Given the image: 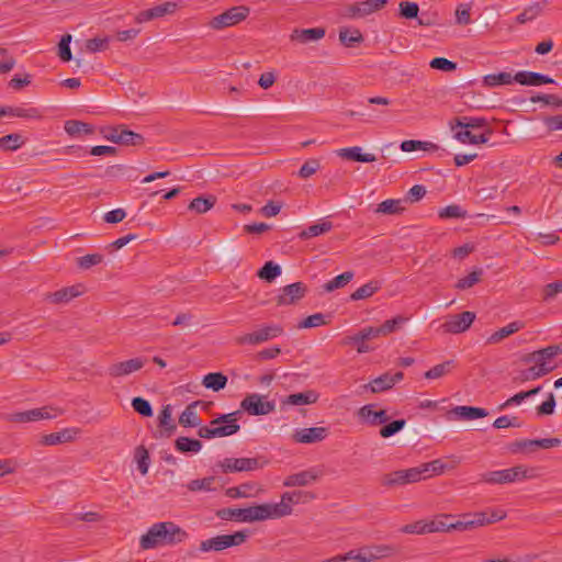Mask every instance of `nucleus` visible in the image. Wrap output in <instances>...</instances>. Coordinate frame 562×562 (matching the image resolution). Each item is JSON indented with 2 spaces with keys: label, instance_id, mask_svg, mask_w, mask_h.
I'll return each mask as SVG.
<instances>
[{
  "label": "nucleus",
  "instance_id": "37",
  "mask_svg": "<svg viewBox=\"0 0 562 562\" xmlns=\"http://www.w3.org/2000/svg\"><path fill=\"white\" fill-rule=\"evenodd\" d=\"M515 81V76H512L510 72H498V74H490L483 77V83L486 87H496L504 85H512Z\"/></svg>",
  "mask_w": 562,
  "mask_h": 562
},
{
  "label": "nucleus",
  "instance_id": "53",
  "mask_svg": "<svg viewBox=\"0 0 562 562\" xmlns=\"http://www.w3.org/2000/svg\"><path fill=\"white\" fill-rule=\"evenodd\" d=\"M453 367H454L453 360L445 361L442 363H439V364L432 367L428 371H426L425 378L426 379H439V378L443 376L445 374L449 373Z\"/></svg>",
  "mask_w": 562,
  "mask_h": 562
},
{
  "label": "nucleus",
  "instance_id": "64",
  "mask_svg": "<svg viewBox=\"0 0 562 562\" xmlns=\"http://www.w3.org/2000/svg\"><path fill=\"white\" fill-rule=\"evenodd\" d=\"M321 168V164L317 159H308L306 160L303 166L299 170V177L306 179L314 173L317 172V170Z\"/></svg>",
  "mask_w": 562,
  "mask_h": 562
},
{
  "label": "nucleus",
  "instance_id": "30",
  "mask_svg": "<svg viewBox=\"0 0 562 562\" xmlns=\"http://www.w3.org/2000/svg\"><path fill=\"white\" fill-rule=\"evenodd\" d=\"M451 414H454L461 419L473 420L476 418H483L488 415V412L484 408L472 407V406H456L451 409Z\"/></svg>",
  "mask_w": 562,
  "mask_h": 562
},
{
  "label": "nucleus",
  "instance_id": "5",
  "mask_svg": "<svg viewBox=\"0 0 562 562\" xmlns=\"http://www.w3.org/2000/svg\"><path fill=\"white\" fill-rule=\"evenodd\" d=\"M64 414V409L46 405L43 407L32 408L24 412L10 414L8 420L11 423L26 424L38 422L42 419H53Z\"/></svg>",
  "mask_w": 562,
  "mask_h": 562
},
{
  "label": "nucleus",
  "instance_id": "31",
  "mask_svg": "<svg viewBox=\"0 0 562 562\" xmlns=\"http://www.w3.org/2000/svg\"><path fill=\"white\" fill-rule=\"evenodd\" d=\"M333 228V223L329 221H322L319 223L313 224L307 228L303 229L299 234V238L302 240H306L313 237H317L330 232Z\"/></svg>",
  "mask_w": 562,
  "mask_h": 562
},
{
  "label": "nucleus",
  "instance_id": "12",
  "mask_svg": "<svg viewBox=\"0 0 562 562\" xmlns=\"http://www.w3.org/2000/svg\"><path fill=\"white\" fill-rule=\"evenodd\" d=\"M220 467L224 473L254 471L262 467L259 458H225Z\"/></svg>",
  "mask_w": 562,
  "mask_h": 562
},
{
  "label": "nucleus",
  "instance_id": "60",
  "mask_svg": "<svg viewBox=\"0 0 562 562\" xmlns=\"http://www.w3.org/2000/svg\"><path fill=\"white\" fill-rule=\"evenodd\" d=\"M132 407L135 412L144 417L153 416V408L150 403L143 397H134L132 400Z\"/></svg>",
  "mask_w": 562,
  "mask_h": 562
},
{
  "label": "nucleus",
  "instance_id": "20",
  "mask_svg": "<svg viewBox=\"0 0 562 562\" xmlns=\"http://www.w3.org/2000/svg\"><path fill=\"white\" fill-rule=\"evenodd\" d=\"M307 291L302 282H295L282 288L281 293L277 297L278 305H291L301 300Z\"/></svg>",
  "mask_w": 562,
  "mask_h": 562
},
{
  "label": "nucleus",
  "instance_id": "6",
  "mask_svg": "<svg viewBox=\"0 0 562 562\" xmlns=\"http://www.w3.org/2000/svg\"><path fill=\"white\" fill-rule=\"evenodd\" d=\"M283 328L278 324H267L259 329L236 337V344L256 346L282 335Z\"/></svg>",
  "mask_w": 562,
  "mask_h": 562
},
{
  "label": "nucleus",
  "instance_id": "29",
  "mask_svg": "<svg viewBox=\"0 0 562 562\" xmlns=\"http://www.w3.org/2000/svg\"><path fill=\"white\" fill-rule=\"evenodd\" d=\"M450 127L452 131L459 127L468 130L485 128L487 127V121L484 117L460 116L450 122Z\"/></svg>",
  "mask_w": 562,
  "mask_h": 562
},
{
  "label": "nucleus",
  "instance_id": "23",
  "mask_svg": "<svg viewBox=\"0 0 562 562\" xmlns=\"http://www.w3.org/2000/svg\"><path fill=\"white\" fill-rule=\"evenodd\" d=\"M80 434L78 428H65L58 432H52L44 435L41 439V443L45 446H56L59 443L70 442L76 439Z\"/></svg>",
  "mask_w": 562,
  "mask_h": 562
},
{
  "label": "nucleus",
  "instance_id": "36",
  "mask_svg": "<svg viewBox=\"0 0 562 562\" xmlns=\"http://www.w3.org/2000/svg\"><path fill=\"white\" fill-rule=\"evenodd\" d=\"M451 515H438L434 519L426 521L428 533L432 532H448L451 530Z\"/></svg>",
  "mask_w": 562,
  "mask_h": 562
},
{
  "label": "nucleus",
  "instance_id": "18",
  "mask_svg": "<svg viewBox=\"0 0 562 562\" xmlns=\"http://www.w3.org/2000/svg\"><path fill=\"white\" fill-rule=\"evenodd\" d=\"M375 404H367L358 409V416L361 420L370 426H379L386 424L391 416L385 409H375Z\"/></svg>",
  "mask_w": 562,
  "mask_h": 562
},
{
  "label": "nucleus",
  "instance_id": "10",
  "mask_svg": "<svg viewBox=\"0 0 562 562\" xmlns=\"http://www.w3.org/2000/svg\"><path fill=\"white\" fill-rule=\"evenodd\" d=\"M240 407L249 415H267L274 411L276 405L273 402L263 401V396L252 393L246 395Z\"/></svg>",
  "mask_w": 562,
  "mask_h": 562
},
{
  "label": "nucleus",
  "instance_id": "45",
  "mask_svg": "<svg viewBox=\"0 0 562 562\" xmlns=\"http://www.w3.org/2000/svg\"><path fill=\"white\" fill-rule=\"evenodd\" d=\"M24 143V138L19 133L8 134L0 138V147L2 150H16L22 147Z\"/></svg>",
  "mask_w": 562,
  "mask_h": 562
},
{
  "label": "nucleus",
  "instance_id": "8",
  "mask_svg": "<svg viewBox=\"0 0 562 562\" xmlns=\"http://www.w3.org/2000/svg\"><path fill=\"white\" fill-rule=\"evenodd\" d=\"M315 498V494L307 491L285 492L281 501L274 504L278 517H284L292 513V505L305 504Z\"/></svg>",
  "mask_w": 562,
  "mask_h": 562
},
{
  "label": "nucleus",
  "instance_id": "43",
  "mask_svg": "<svg viewBox=\"0 0 562 562\" xmlns=\"http://www.w3.org/2000/svg\"><path fill=\"white\" fill-rule=\"evenodd\" d=\"M215 477L214 476H206L203 479L192 480L187 484V487L191 492H212L215 491L216 487L214 486Z\"/></svg>",
  "mask_w": 562,
  "mask_h": 562
},
{
  "label": "nucleus",
  "instance_id": "32",
  "mask_svg": "<svg viewBox=\"0 0 562 562\" xmlns=\"http://www.w3.org/2000/svg\"><path fill=\"white\" fill-rule=\"evenodd\" d=\"M215 203L216 198L214 195L198 196L189 203L188 210L196 214H204L210 211Z\"/></svg>",
  "mask_w": 562,
  "mask_h": 562
},
{
  "label": "nucleus",
  "instance_id": "15",
  "mask_svg": "<svg viewBox=\"0 0 562 562\" xmlns=\"http://www.w3.org/2000/svg\"><path fill=\"white\" fill-rule=\"evenodd\" d=\"M475 319L473 312H463L457 315H452L442 324V328L446 333L460 334L465 331Z\"/></svg>",
  "mask_w": 562,
  "mask_h": 562
},
{
  "label": "nucleus",
  "instance_id": "11",
  "mask_svg": "<svg viewBox=\"0 0 562 562\" xmlns=\"http://www.w3.org/2000/svg\"><path fill=\"white\" fill-rule=\"evenodd\" d=\"M324 475L323 467H313L307 470L289 475L283 485L286 487L308 486Z\"/></svg>",
  "mask_w": 562,
  "mask_h": 562
},
{
  "label": "nucleus",
  "instance_id": "61",
  "mask_svg": "<svg viewBox=\"0 0 562 562\" xmlns=\"http://www.w3.org/2000/svg\"><path fill=\"white\" fill-rule=\"evenodd\" d=\"M110 37H94L86 42V49L89 53H97L105 50L109 47Z\"/></svg>",
  "mask_w": 562,
  "mask_h": 562
},
{
  "label": "nucleus",
  "instance_id": "34",
  "mask_svg": "<svg viewBox=\"0 0 562 562\" xmlns=\"http://www.w3.org/2000/svg\"><path fill=\"white\" fill-rule=\"evenodd\" d=\"M227 384V376L222 372H212L204 375L202 385L206 389L218 392L223 390Z\"/></svg>",
  "mask_w": 562,
  "mask_h": 562
},
{
  "label": "nucleus",
  "instance_id": "40",
  "mask_svg": "<svg viewBox=\"0 0 562 562\" xmlns=\"http://www.w3.org/2000/svg\"><path fill=\"white\" fill-rule=\"evenodd\" d=\"M355 277L352 271H346L323 285L325 292H333L337 289L346 286Z\"/></svg>",
  "mask_w": 562,
  "mask_h": 562
},
{
  "label": "nucleus",
  "instance_id": "49",
  "mask_svg": "<svg viewBox=\"0 0 562 562\" xmlns=\"http://www.w3.org/2000/svg\"><path fill=\"white\" fill-rule=\"evenodd\" d=\"M281 274V267L273 261H268L263 265V267L258 271L257 276L267 281L271 282L277 277Z\"/></svg>",
  "mask_w": 562,
  "mask_h": 562
},
{
  "label": "nucleus",
  "instance_id": "19",
  "mask_svg": "<svg viewBox=\"0 0 562 562\" xmlns=\"http://www.w3.org/2000/svg\"><path fill=\"white\" fill-rule=\"evenodd\" d=\"M362 552L363 562H374L382 559H387L397 553L394 546L391 544H371L360 547Z\"/></svg>",
  "mask_w": 562,
  "mask_h": 562
},
{
  "label": "nucleus",
  "instance_id": "14",
  "mask_svg": "<svg viewBox=\"0 0 562 562\" xmlns=\"http://www.w3.org/2000/svg\"><path fill=\"white\" fill-rule=\"evenodd\" d=\"M244 522H255L279 518L274 504L270 503L244 508Z\"/></svg>",
  "mask_w": 562,
  "mask_h": 562
},
{
  "label": "nucleus",
  "instance_id": "25",
  "mask_svg": "<svg viewBox=\"0 0 562 562\" xmlns=\"http://www.w3.org/2000/svg\"><path fill=\"white\" fill-rule=\"evenodd\" d=\"M515 81L522 86H541L546 83H554V80L546 75L535 71H518L515 75Z\"/></svg>",
  "mask_w": 562,
  "mask_h": 562
},
{
  "label": "nucleus",
  "instance_id": "47",
  "mask_svg": "<svg viewBox=\"0 0 562 562\" xmlns=\"http://www.w3.org/2000/svg\"><path fill=\"white\" fill-rule=\"evenodd\" d=\"M520 328H522V324L519 322H513L508 324L507 326L496 330L490 338L488 342L496 344L503 340L504 338L508 337L509 335L518 331Z\"/></svg>",
  "mask_w": 562,
  "mask_h": 562
},
{
  "label": "nucleus",
  "instance_id": "44",
  "mask_svg": "<svg viewBox=\"0 0 562 562\" xmlns=\"http://www.w3.org/2000/svg\"><path fill=\"white\" fill-rule=\"evenodd\" d=\"M171 413V405L168 404L162 407L158 415L159 426L165 429L167 436H170L176 429V425L172 420Z\"/></svg>",
  "mask_w": 562,
  "mask_h": 562
},
{
  "label": "nucleus",
  "instance_id": "1",
  "mask_svg": "<svg viewBox=\"0 0 562 562\" xmlns=\"http://www.w3.org/2000/svg\"><path fill=\"white\" fill-rule=\"evenodd\" d=\"M188 538V532L176 525L173 521L156 522L145 535L140 537L139 544L142 549H155L164 546H175L183 542Z\"/></svg>",
  "mask_w": 562,
  "mask_h": 562
},
{
  "label": "nucleus",
  "instance_id": "27",
  "mask_svg": "<svg viewBox=\"0 0 562 562\" xmlns=\"http://www.w3.org/2000/svg\"><path fill=\"white\" fill-rule=\"evenodd\" d=\"M325 36L324 27H314V29H295L291 34V41H296L302 44L316 42L322 40Z\"/></svg>",
  "mask_w": 562,
  "mask_h": 562
},
{
  "label": "nucleus",
  "instance_id": "28",
  "mask_svg": "<svg viewBox=\"0 0 562 562\" xmlns=\"http://www.w3.org/2000/svg\"><path fill=\"white\" fill-rule=\"evenodd\" d=\"M359 146L338 149L336 153L339 157L359 162H373L376 157L373 154H362Z\"/></svg>",
  "mask_w": 562,
  "mask_h": 562
},
{
  "label": "nucleus",
  "instance_id": "3",
  "mask_svg": "<svg viewBox=\"0 0 562 562\" xmlns=\"http://www.w3.org/2000/svg\"><path fill=\"white\" fill-rule=\"evenodd\" d=\"M533 469L517 465L510 469L491 471L482 474V481L490 484H507L535 477Z\"/></svg>",
  "mask_w": 562,
  "mask_h": 562
},
{
  "label": "nucleus",
  "instance_id": "33",
  "mask_svg": "<svg viewBox=\"0 0 562 562\" xmlns=\"http://www.w3.org/2000/svg\"><path fill=\"white\" fill-rule=\"evenodd\" d=\"M318 400V394L315 391H306L302 393H294L286 396L283 403L293 405V406H301V405H308L313 404Z\"/></svg>",
  "mask_w": 562,
  "mask_h": 562
},
{
  "label": "nucleus",
  "instance_id": "42",
  "mask_svg": "<svg viewBox=\"0 0 562 562\" xmlns=\"http://www.w3.org/2000/svg\"><path fill=\"white\" fill-rule=\"evenodd\" d=\"M339 41L346 47H353L363 41V36L359 30L341 29L339 31Z\"/></svg>",
  "mask_w": 562,
  "mask_h": 562
},
{
  "label": "nucleus",
  "instance_id": "62",
  "mask_svg": "<svg viewBox=\"0 0 562 562\" xmlns=\"http://www.w3.org/2000/svg\"><path fill=\"white\" fill-rule=\"evenodd\" d=\"M406 321H407V318L404 317V316H396V317H394L392 319H389V321L384 322L380 326V331H381L382 336H386V335L395 331Z\"/></svg>",
  "mask_w": 562,
  "mask_h": 562
},
{
  "label": "nucleus",
  "instance_id": "24",
  "mask_svg": "<svg viewBox=\"0 0 562 562\" xmlns=\"http://www.w3.org/2000/svg\"><path fill=\"white\" fill-rule=\"evenodd\" d=\"M0 114L26 120H41L43 117L41 110L34 106H2L0 108Z\"/></svg>",
  "mask_w": 562,
  "mask_h": 562
},
{
  "label": "nucleus",
  "instance_id": "59",
  "mask_svg": "<svg viewBox=\"0 0 562 562\" xmlns=\"http://www.w3.org/2000/svg\"><path fill=\"white\" fill-rule=\"evenodd\" d=\"M71 35L65 34L61 36L58 44V56L63 61H70L72 58L70 50Z\"/></svg>",
  "mask_w": 562,
  "mask_h": 562
},
{
  "label": "nucleus",
  "instance_id": "17",
  "mask_svg": "<svg viewBox=\"0 0 562 562\" xmlns=\"http://www.w3.org/2000/svg\"><path fill=\"white\" fill-rule=\"evenodd\" d=\"M178 8L176 2H165L148 10L140 11L135 16L136 23H145L165 15L173 14Z\"/></svg>",
  "mask_w": 562,
  "mask_h": 562
},
{
  "label": "nucleus",
  "instance_id": "50",
  "mask_svg": "<svg viewBox=\"0 0 562 562\" xmlns=\"http://www.w3.org/2000/svg\"><path fill=\"white\" fill-rule=\"evenodd\" d=\"M135 460L137 463V469L142 475H146L148 473L150 458L148 450L144 446H138L135 449Z\"/></svg>",
  "mask_w": 562,
  "mask_h": 562
},
{
  "label": "nucleus",
  "instance_id": "51",
  "mask_svg": "<svg viewBox=\"0 0 562 562\" xmlns=\"http://www.w3.org/2000/svg\"><path fill=\"white\" fill-rule=\"evenodd\" d=\"M483 276V269L477 268L473 270L471 273H469L467 277L461 278L457 283L456 288L458 290H467L472 288L474 284L479 283L481 281V278Z\"/></svg>",
  "mask_w": 562,
  "mask_h": 562
},
{
  "label": "nucleus",
  "instance_id": "38",
  "mask_svg": "<svg viewBox=\"0 0 562 562\" xmlns=\"http://www.w3.org/2000/svg\"><path fill=\"white\" fill-rule=\"evenodd\" d=\"M403 200L389 199L380 204L375 209V213L395 215L402 213L405 207L403 206Z\"/></svg>",
  "mask_w": 562,
  "mask_h": 562
},
{
  "label": "nucleus",
  "instance_id": "7",
  "mask_svg": "<svg viewBox=\"0 0 562 562\" xmlns=\"http://www.w3.org/2000/svg\"><path fill=\"white\" fill-rule=\"evenodd\" d=\"M249 8L245 5L233 7L223 13L214 16L209 25L213 30H222L225 27H229L236 25L244 21L249 15Z\"/></svg>",
  "mask_w": 562,
  "mask_h": 562
},
{
  "label": "nucleus",
  "instance_id": "63",
  "mask_svg": "<svg viewBox=\"0 0 562 562\" xmlns=\"http://www.w3.org/2000/svg\"><path fill=\"white\" fill-rule=\"evenodd\" d=\"M103 261V256L101 254H89L78 258L77 263L80 269H89L93 266H97Z\"/></svg>",
  "mask_w": 562,
  "mask_h": 562
},
{
  "label": "nucleus",
  "instance_id": "4",
  "mask_svg": "<svg viewBox=\"0 0 562 562\" xmlns=\"http://www.w3.org/2000/svg\"><path fill=\"white\" fill-rule=\"evenodd\" d=\"M249 538L248 530H239L232 535H218L210 539L203 540L200 543L199 550L201 552L223 551L227 548L241 546Z\"/></svg>",
  "mask_w": 562,
  "mask_h": 562
},
{
  "label": "nucleus",
  "instance_id": "56",
  "mask_svg": "<svg viewBox=\"0 0 562 562\" xmlns=\"http://www.w3.org/2000/svg\"><path fill=\"white\" fill-rule=\"evenodd\" d=\"M542 11V5L538 2L526 8L520 14L517 15V22L524 24L528 21L536 19Z\"/></svg>",
  "mask_w": 562,
  "mask_h": 562
},
{
  "label": "nucleus",
  "instance_id": "22",
  "mask_svg": "<svg viewBox=\"0 0 562 562\" xmlns=\"http://www.w3.org/2000/svg\"><path fill=\"white\" fill-rule=\"evenodd\" d=\"M82 294V286L80 284L63 288L53 293H47L45 300L53 304H65L70 302L72 299L78 297Z\"/></svg>",
  "mask_w": 562,
  "mask_h": 562
},
{
  "label": "nucleus",
  "instance_id": "35",
  "mask_svg": "<svg viewBox=\"0 0 562 562\" xmlns=\"http://www.w3.org/2000/svg\"><path fill=\"white\" fill-rule=\"evenodd\" d=\"M381 289V283L376 280L369 281L368 283L358 288L350 295V300L360 301L371 297L375 292Z\"/></svg>",
  "mask_w": 562,
  "mask_h": 562
},
{
  "label": "nucleus",
  "instance_id": "13",
  "mask_svg": "<svg viewBox=\"0 0 562 562\" xmlns=\"http://www.w3.org/2000/svg\"><path fill=\"white\" fill-rule=\"evenodd\" d=\"M387 0H364L347 7L346 15L351 19L364 18L381 10Z\"/></svg>",
  "mask_w": 562,
  "mask_h": 562
},
{
  "label": "nucleus",
  "instance_id": "57",
  "mask_svg": "<svg viewBox=\"0 0 562 562\" xmlns=\"http://www.w3.org/2000/svg\"><path fill=\"white\" fill-rule=\"evenodd\" d=\"M438 215L440 218H464L467 211L457 204H451L441 209Z\"/></svg>",
  "mask_w": 562,
  "mask_h": 562
},
{
  "label": "nucleus",
  "instance_id": "46",
  "mask_svg": "<svg viewBox=\"0 0 562 562\" xmlns=\"http://www.w3.org/2000/svg\"><path fill=\"white\" fill-rule=\"evenodd\" d=\"M401 149L407 153L414 150H437L438 146L431 142L408 139L401 143Z\"/></svg>",
  "mask_w": 562,
  "mask_h": 562
},
{
  "label": "nucleus",
  "instance_id": "21",
  "mask_svg": "<svg viewBox=\"0 0 562 562\" xmlns=\"http://www.w3.org/2000/svg\"><path fill=\"white\" fill-rule=\"evenodd\" d=\"M327 436L326 427H311L295 430L293 440L300 443H316L323 441Z\"/></svg>",
  "mask_w": 562,
  "mask_h": 562
},
{
  "label": "nucleus",
  "instance_id": "52",
  "mask_svg": "<svg viewBox=\"0 0 562 562\" xmlns=\"http://www.w3.org/2000/svg\"><path fill=\"white\" fill-rule=\"evenodd\" d=\"M143 143L144 137L138 133L126 130L124 127L122 128V132H120L119 144L121 145L138 146L142 145Z\"/></svg>",
  "mask_w": 562,
  "mask_h": 562
},
{
  "label": "nucleus",
  "instance_id": "26",
  "mask_svg": "<svg viewBox=\"0 0 562 562\" xmlns=\"http://www.w3.org/2000/svg\"><path fill=\"white\" fill-rule=\"evenodd\" d=\"M212 403H204L202 401H195L189 404L182 414L179 417V423L183 427H198L201 426L202 420L196 414V406L202 405L204 407L211 405Z\"/></svg>",
  "mask_w": 562,
  "mask_h": 562
},
{
  "label": "nucleus",
  "instance_id": "54",
  "mask_svg": "<svg viewBox=\"0 0 562 562\" xmlns=\"http://www.w3.org/2000/svg\"><path fill=\"white\" fill-rule=\"evenodd\" d=\"M540 391H541V386H537V387L531 389L529 391L519 392V393L515 394L514 396L509 397L498 408L499 409H504V408L513 406V405H519L524 400L538 394Z\"/></svg>",
  "mask_w": 562,
  "mask_h": 562
},
{
  "label": "nucleus",
  "instance_id": "39",
  "mask_svg": "<svg viewBox=\"0 0 562 562\" xmlns=\"http://www.w3.org/2000/svg\"><path fill=\"white\" fill-rule=\"evenodd\" d=\"M176 449L180 452L198 453L202 449V442L189 437H179L175 441Z\"/></svg>",
  "mask_w": 562,
  "mask_h": 562
},
{
  "label": "nucleus",
  "instance_id": "58",
  "mask_svg": "<svg viewBox=\"0 0 562 562\" xmlns=\"http://www.w3.org/2000/svg\"><path fill=\"white\" fill-rule=\"evenodd\" d=\"M382 336L379 327H366L361 329L358 334L350 336V341H358V340H370Z\"/></svg>",
  "mask_w": 562,
  "mask_h": 562
},
{
  "label": "nucleus",
  "instance_id": "48",
  "mask_svg": "<svg viewBox=\"0 0 562 562\" xmlns=\"http://www.w3.org/2000/svg\"><path fill=\"white\" fill-rule=\"evenodd\" d=\"M381 484L389 488L405 485L406 481H405L404 470H398V471H394V472L384 474L381 477Z\"/></svg>",
  "mask_w": 562,
  "mask_h": 562
},
{
  "label": "nucleus",
  "instance_id": "2",
  "mask_svg": "<svg viewBox=\"0 0 562 562\" xmlns=\"http://www.w3.org/2000/svg\"><path fill=\"white\" fill-rule=\"evenodd\" d=\"M241 411L223 414L211 420L210 426H199L198 436L204 439L228 437L239 431Z\"/></svg>",
  "mask_w": 562,
  "mask_h": 562
},
{
  "label": "nucleus",
  "instance_id": "16",
  "mask_svg": "<svg viewBox=\"0 0 562 562\" xmlns=\"http://www.w3.org/2000/svg\"><path fill=\"white\" fill-rule=\"evenodd\" d=\"M403 378L404 374L401 371L395 373L385 372L384 374L373 379L368 384H364L363 389L370 390L372 393H381L392 389L396 383L402 381Z\"/></svg>",
  "mask_w": 562,
  "mask_h": 562
},
{
  "label": "nucleus",
  "instance_id": "9",
  "mask_svg": "<svg viewBox=\"0 0 562 562\" xmlns=\"http://www.w3.org/2000/svg\"><path fill=\"white\" fill-rule=\"evenodd\" d=\"M146 363L143 357H136L124 361H117L110 364L106 369L109 376L120 379L139 371Z\"/></svg>",
  "mask_w": 562,
  "mask_h": 562
},
{
  "label": "nucleus",
  "instance_id": "41",
  "mask_svg": "<svg viewBox=\"0 0 562 562\" xmlns=\"http://www.w3.org/2000/svg\"><path fill=\"white\" fill-rule=\"evenodd\" d=\"M65 131L70 136H77L80 134H92L93 127L85 122L69 120L65 123Z\"/></svg>",
  "mask_w": 562,
  "mask_h": 562
},
{
  "label": "nucleus",
  "instance_id": "55",
  "mask_svg": "<svg viewBox=\"0 0 562 562\" xmlns=\"http://www.w3.org/2000/svg\"><path fill=\"white\" fill-rule=\"evenodd\" d=\"M405 419H396L391 423L384 424L379 434L382 438H389L400 432L405 427Z\"/></svg>",
  "mask_w": 562,
  "mask_h": 562
}]
</instances>
